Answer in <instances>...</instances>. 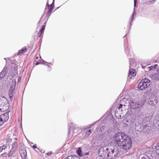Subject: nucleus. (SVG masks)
<instances>
[{"instance_id":"49530a36","label":"nucleus","mask_w":159,"mask_h":159,"mask_svg":"<svg viewBox=\"0 0 159 159\" xmlns=\"http://www.w3.org/2000/svg\"><path fill=\"white\" fill-rule=\"evenodd\" d=\"M9 141L11 142V139H10L9 140Z\"/></svg>"},{"instance_id":"f3484780","label":"nucleus","mask_w":159,"mask_h":159,"mask_svg":"<svg viewBox=\"0 0 159 159\" xmlns=\"http://www.w3.org/2000/svg\"><path fill=\"white\" fill-rule=\"evenodd\" d=\"M54 0H53L52 3V4H51L50 5H48V8H49V11H48V12H49V13L51 12L52 11V4L54 3Z\"/></svg>"},{"instance_id":"09e8293b","label":"nucleus","mask_w":159,"mask_h":159,"mask_svg":"<svg viewBox=\"0 0 159 159\" xmlns=\"http://www.w3.org/2000/svg\"><path fill=\"white\" fill-rule=\"evenodd\" d=\"M43 62H44V63L45 62V61H44V60H43Z\"/></svg>"},{"instance_id":"6e6552de","label":"nucleus","mask_w":159,"mask_h":159,"mask_svg":"<svg viewBox=\"0 0 159 159\" xmlns=\"http://www.w3.org/2000/svg\"><path fill=\"white\" fill-rule=\"evenodd\" d=\"M20 153L21 157L24 159H25L27 155V152L25 148H23L20 149Z\"/></svg>"},{"instance_id":"de8ad7c7","label":"nucleus","mask_w":159,"mask_h":159,"mask_svg":"<svg viewBox=\"0 0 159 159\" xmlns=\"http://www.w3.org/2000/svg\"><path fill=\"white\" fill-rule=\"evenodd\" d=\"M70 130H69V134H70Z\"/></svg>"},{"instance_id":"dca6fc26","label":"nucleus","mask_w":159,"mask_h":159,"mask_svg":"<svg viewBox=\"0 0 159 159\" xmlns=\"http://www.w3.org/2000/svg\"><path fill=\"white\" fill-rule=\"evenodd\" d=\"M155 103L156 104L157 103V101H155V102H154L153 101H152V100H151L150 99L148 101V103L150 105H154L155 104Z\"/></svg>"},{"instance_id":"2f4dec72","label":"nucleus","mask_w":159,"mask_h":159,"mask_svg":"<svg viewBox=\"0 0 159 159\" xmlns=\"http://www.w3.org/2000/svg\"><path fill=\"white\" fill-rule=\"evenodd\" d=\"M153 67V68L154 69L156 68V67L157 66V64H155L154 66H152Z\"/></svg>"},{"instance_id":"a18cd8bd","label":"nucleus","mask_w":159,"mask_h":159,"mask_svg":"<svg viewBox=\"0 0 159 159\" xmlns=\"http://www.w3.org/2000/svg\"><path fill=\"white\" fill-rule=\"evenodd\" d=\"M14 139L16 140H17V138H16Z\"/></svg>"},{"instance_id":"b1692460","label":"nucleus","mask_w":159,"mask_h":159,"mask_svg":"<svg viewBox=\"0 0 159 159\" xmlns=\"http://www.w3.org/2000/svg\"><path fill=\"white\" fill-rule=\"evenodd\" d=\"M155 75L156 78L159 80V70L155 74Z\"/></svg>"},{"instance_id":"412c9836","label":"nucleus","mask_w":159,"mask_h":159,"mask_svg":"<svg viewBox=\"0 0 159 159\" xmlns=\"http://www.w3.org/2000/svg\"><path fill=\"white\" fill-rule=\"evenodd\" d=\"M92 132V131H91V129H89L88 131H87L86 132V134L88 136H89V135L91 134V133Z\"/></svg>"},{"instance_id":"7c9ffc66","label":"nucleus","mask_w":159,"mask_h":159,"mask_svg":"<svg viewBox=\"0 0 159 159\" xmlns=\"http://www.w3.org/2000/svg\"><path fill=\"white\" fill-rule=\"evenodd\" d=\"M83 154H84V156H86V155H88L89 154V152H86L85 153H83Z\"/></svg>"},{"instance_id":"aec40b11","label":"nucleus","mask_w":159,"mask_h":159,"mask_svg":"<svg viewBox=\"0 0 159 159\" xmlns=\"http://www.w3.org/2000/svg\"><path fill=\"white\" fill-rule=\"evenodd\" d=\"M15 152V151L13 150V149H11L10 151L9 152L8 154V157H11L13 154Z\"/></svg>"},{"instance_id":"ea45409f","label":"nucleus","mask_w":159,"mask_h":159,"mask_svg":"<svg viewBox=\"0 0 159 159\" xmlns=\"http://www.w3.org/2000/svg\"><path fill=\"white\" fill-rule=\"evenodd\" d=\"M150 2L152 4H153L155 2V1L153 0V1H151Z\"/></svg>"},{"instance_id":"5701e85b","label":"nucleus","mask_w":159,"mask_h":159,"mask_svg":"<svg viewBox=\"0 0 159 159\" xmlns=\"http://www.w3.org/2000/svg\"><path fill=\"white\" fill-rule=\"evenodd\" d=\"M2 118L0 117V125H2L3 124L5 121H4L3 120H2Z\"/></svg>"},{"instance_id":"39448f33","label":"nucleus","mask_w":159,"mask_h":159,"mask_svg":"<svg viewBox=\"0 0 159 159\" xmlns=\"http://www.w3.org/2000/svg\"><path fill=\"white\" fill-rule=\"evenodd\" d=\"M16 81L15 80H12V85L10 88L9 91V99L11 101L13 98V92L15 89Z\"/></svg>"},{"instance_id":"f8f14e48","label":"nucleus","mask_w":159,"mask_h":159,"mask_svg":"<svg viewBox=\"0 0 159 159\" xmlns=\"http://www.w3.org/2000/svg\"><path fill=\"white\" fill-rule=\"evenodd\" d=\"M27 51V48L26 47H24L21 50L18 51L17 54L18 55H21L22 53L25 52Z\"/></svg>"},{"instance_id":"8fccbe9b","label":"nucleus","mask_w":159,"mask_h":159,"mask_svg":"<svg viewBox=\"0 0 159 159\" xmlns=\"http://www.w3.org/2000/svg\"><path fill=\"white\" fill-rule=\"evenodd\" d=\"M0 110H1V111H2V109H0Z\"/></svg>"},{"instance_id":"f03ea898","label":"nucleus","mask_w":159,"mask_h":159,"mask_svg":"<svg viewBox=\"0 0 159 159\" xmlns=\"http://www.w3.org/2000/svg\"><path fill=\"white\" fill-rule=\"evenodd\" d=\"M118 152L115 151L114 145L106 146H101L98 151V155L103 158L112 159L117 157Z\"/></svg>"},{"instance_id":"c03bdc74","label":"nucleus","mask_w":159,"mask_h":159,"mask_svg":"<svg viewBox=\"0 0 159 159\" xmlns=\"http://www.w3.org/2000/svg\"><path fill=\"white\" fill-rule=\"evenodd\" d=\"M136 3H134V7H135L136 6Z\"/></svg>"},{"instance_id":"f704fd0d","label":"nucleus","mask_w":159,"mask_h":159,"mask_svg":"<svg viewBox=\"0 0 159 159\" xmlns=\"http://www.w3.org/2000/svg\"><path fill=\"white\" fill-rule=\"evenodd\" d=\"M42 22L41 21V20H40L39 21V23H38V25H39V26H40V24H42Z\"/></svg>"},{"instance_id":"7ed1b4c3","label":"nucleus","mask_w":159,"mask_h":159,"mask_svg":"<svg viewBox=\"0 0 159 159\" xmlns=\"http://www.w3.org/2000/svg\"><path fill=\"white\" fill-rule=\"evenodd\" d=\"M150 80L147 78L143 79L139 83L138 88L141 90H143L150 85Z\"/></svg>"},{"instance_id":"6ab92c4d","label":"nucleus","mask_w":159,"mask_h":159,"mask_svg":"<svg viewBox=\"0 0 159 159\" xmlns=\"http://www.w3.org/2000/svg\"><path fill=\"white\" fill-rule=\"evenodd\" d=\"M7 148V147L5 145H3L0 147V152H2L3 150H5Z\"/></svg>"},{"instance_id":"cd10ccee","label":"nucleus","mask_w":159,"mask_h":159,"mask_svg":"<svg viewBox=\"0 0 159 159\" xmlns=\"http://www.w3.org/2000/svg\"><path fill=\"white\" fill-rule=\"evenodd\" d=\"M45 25H43L42 27V29L40 30L41 31H42V32H43L45 29Z\"/></svg>"},{"instance_id":"4468645a","label":"nucleus","mask_w":159,"mask_h":159,"mask_svg":"<svg viewBox=\"0 0 159 159\" xmlns=\"http://www.w3.org/2000/svg\"><path fill=\"white\" fill-rule=\"evenodd\" d=\"M77 153L78 155L80 157L84 156L83 153L82 152L81 148H79L77 150Z\"/></svg>"},{"instance_id":"f257e3e1","label":"nucleus","mask_w":159,"mask_h":159,"mask_svg":"<svg viewBox=\"0 0 159 159\" xmlns=\"http://www.w3.org/2000/svg\"><path fill=\"white\" fill-rule=\"evenodd\" d=\"M114 138L115 143L124 150L127 151L132 146L131 139L124 133L119 132L116 134Z\"/></svg>"},{"instance_id":"ddd939ff","label":"nucleus","mask_w":159,"mask_h":159,"mask_svg":"<svg viewBox=\"0 0 159 159\" xmlns=\"http://www.w3.org/2000/svg\"><path fill=\"white\" fill-rule=\"evenodd\" d=\"M18 144L17 142H14L12 143V147L11 149H13V150L15 151H16L17 147H18Z\"/></svg>"},{"instance_id":"2eb2a0df","label":"nucleus","mask_w":159,"mask_h":159,"mask_svg":"<svg viewBox=\"0 0 159 159\" xmlns=\"http://www.w3.org/2000/svg\"><path fill=\"white\" fill-rule=\"evenodd\" d=\"M154 125L157 128H159V120H156L154 122Z\"/></svg>"},{"instance_id":"a878e982","label":"nucleus","mask_w":159,"mask_h":159,"mask_svg":"<svg viewBox=\"0 0 159 159\" xmlns=\"http://www.w3.org/2000/svg\"><path fill=\"white\" fill-rule=\"evenodd\" d=\"M72 159H80L79 157L76 156H72Z\"/></svg>"},{"instance_id":"9d476101","label":"nucleus","mask_w":159,"mask_h":159,"mask_svg":"<svg viewBox=\"0 0 159 159\" xmlns=\"http://www.w3.org/2000/svg\"><path fill=\"white\" fill-rule=\"evenodd\" d=\"M7 67L5 66L2 71L0 73V79L4 77L7 72Z\"/></svg>"},{"instance_id":"c756f323","label":"nucleus","mask_w":159,"mask_h":159,"mask_svg":"<svg viewBox=\"0 0 159 159\" xmlns=\"http://www.w3.org/2000/svg\"><path fill=\"white\" fill-rule=\"evenodd\" d=\"M148 68L149 70H152L153 69V67L152 66H150L149 67H148Z\"/></svg>"},{"instance_id":"79ce46f5","label":"nucleus","mask_w":159,"mask_h":159,"mask_svg":"<svg viewBox=\"0 0 159 159\" xmlns=\"http://www.w3.org/2000/svg\"><path fill=\"white\" fill-rule=\"evenodd\" d=\"M137 0H134V3H137Z\"/></svg>"},{"instance_id":"c85d7f7f","label":"nucleus","mask_w":159,"mask_h":159,"mask_svg":"<svg viewBox=\"0 0 159 159\" xmlns=\"http://www.w3.org/2000/svg\"><path fill=\"white\" fill-rule=\"evenodd\" d=\"M65 159H72V156H69Z\"/></svg>"},{"instance_id":"3c124183","label":"nucleus","mask_w":159,"mask_h":159,"mask_svg":"<svg viewBox=\"0 0 159 159\" xmlns=\"http://www.w3.org/2000/svg\"><path fill=\"white\" fill-rule=\"evenodd\" d=\"M48 5V3H47V5Z\"/></svg>"},{"instance_id":"e433bc0d","label":"nucleus","mask_w":159,"mask_h":159,"mask_svg":"<svg viewBox=\"0 0 159 159\" xmlns=\"http://www.w3.org/2000/svg\"><path fill=\"white\" fill-rule=\"evenodd\" d=\"M32 148H34V149H35V148H37V147L35 145H34L33 146H32Z\"/></svg>"},{"instance_id":"a19ab883","label":"nucleus","mask_w":159,"mask_h":159,"mask_svg":"<svg viewBox=\"0 0 159 159\" xmlns=\"http://www.w3.org/2000/svg\"><path fill=\"white\" fill-rule=\"evenodd\" d=\"M157 147L159 148V142L157 143Z\"/></svg>"},{"instance_id":"37998d69","label":"nucleus","mask_w":159,"mask_h":159,"mask_svg":"<svg viewBox=\"0 0 159 159\" xmlns=\"http://www.w3.org/2000/svg\"><path fill=\"white\" fill-rule=\"evenodd\" d=\"M141 159H147L146 158L144 157H143Z\"/></svg>"},{"instance_id":"423d86ee","label":"nucleus","mask_w":159,"mask_h":159,"mask_svg":"<svg viewBox=\"0 0 159 159\" xmlns=\"http://www.w3.org/2000/svg\"><path fill=\"white\" fill-rule=\"evenodd\" d=\"M125 106V105L123 106L124 107ZM123 108V105L122 104H120L119 106L117 107L115 112V115L116 118L118 119L121 118V116L120 115V112L122 111V109Z\"/></svg>"},{"instance_id":"4c0bfd02","label":"nucleus","mask_w":159,"mask_h":159,"mask_svg":"<svg viewBox=\"0 0 159 159\" xmlns=\"http://www.w3.org/2000/svg\"><path fill=\"white\" fill-rule=\"evenodd\" d=\"M41 63V62H37L36 63V65H38L40 63Z\"/></svg>"},{"instance_id":"bb28decb","label":"nucleus","mask_w":159,"mask_h":159,"mask_svg":"<svg viewBox=\"0 0 159 159\" xmlns=\"http://www.w3.org/2000/svg\"><path fill=\"white\" fill-rule=\"evenodd\" d=\"M7 154L6 152L3 153L1 154L2 156L3 157H7Z\"/></svg>"},{"instance_id":"72a5a7b5","label":"nucleus","mask_w":159,"mask_h":159,"mask_svg":"<svg viewBox=\"0 0 159 159\" xmlns=\"http://www.w3.org/2000/svg\"><path fill=\"white\" fill-rule=\"evenodd\" d=\"M153 67V68L154 69L156 68V67L157 66V64H155L154 66H152Z\"/></svg>"},{"instance_id":"473e14b6","label":"nucleus","mask_w":159,"mask_h":159,"mask_svg":"<svg viewBox=\"0 0 159 159\" xmlns=\"http://www.w3.org/2000/svg\"><path fill=\"white\" fill-rule=\"evenodd\" d=\"M153 67V68L154 69L156 68V67L157 66V64H155L154 66H152Z\"/></svg>"},{"instance_id":"393cba45","label":"nucleus","mask_w":159,"mask_h":159,"mask_svg":"<svg viewBox=\"0 0 159 159\" xmlns=\"http://www.w3.org/2000/svg\"><path fill=\"white\" fill-rule=\"evenodd\" d=\"M43 32H42L41 31L39 30V32L38 34V37L39 38L41 37V35Z\"/></svg>"},{"instance_id":"58836bf2","label":"nucleus","mask_w":159,"mask_h":159,"mask_svg":"<svg viewBox=\"0 0 159 159\" xmlns=\"http://www.w3.org/2000/svg\"><path fill=\"white\" fill-rule=\"evenodd\" d=\"M47 154L48 155V156H50L51 154V153L48 152V153H47Z\"/></svg>"},{"instance_id":"a211bd4d","label":"nucleus","mask_w":159,"mask_h":159,"mask_svg":"<svg viewBox=\"0 0 159 159\" xmlns=\"http://www.w3.org/2000/svg\"><path fill=\"white\" fill-rule=\"evenodd\" d=\"M97 122V121L95 122L94 124L89 125L85 127L84 128H83V129H89V128H90L92 126H93L94 125V124L95 123H96Z\"/></svg>"},{"instance_id":"1a4fd4ad","label":"nucleus","mask_w":159,"mask_h":159,"mask_svg":"<svg viewBox=\"0 0 159 159\" xmlns=\"http://www.w3.org/2000/svg\"><path fill=\"white\" fill-rule=\"evenodd\" d=\"M9 112L10 111H8L0 116V117L2 118V120H3L4 121H6L8 120L9 117Z\"/></svg>"},{"instance_id":"c9c22d12","label":"nucleus","mask_w":159,"mask_h":159,"mask_svg":"<svg viewBox=\"0 0 159 159\" xmlns=\"http://www.w3.org/2000/svg\"><path fill=\"white\" fill-rule=\"evenodd\" d=\"M21 79V77H19L18 79V82H19L20 81Z\"/></svg>"},{"instance_id":"9b49d317","label":"nucleus","mask_w":159,"mask_h":159,"mask_svg":"<svg viewBox=\"0 0 159 159\" xmlns=\"http://www.w3.org/2000/svg\"><path fill=\"white\" fill-rule=\"evenodd\" d=\"M136 72L135 70L132 69H130L129 71V76L131 75L132 76L136 75Z\"/></svg>"},{"instance_id":"4be33fe9","label":"nucleus","mask_w":159,"mask_h":159,"mask_svg":"<svg viewBox=\"0 0 159 159\" xmlns=\"http://www.w3.org/2000/svg\"><path fill=\"white\" fill-rule=\"evenodd\" d=\"M135 14V13L134 12L133 13V15H132V19H131V22L130 23V25H132V22L133 21V20L134 19V15Z\"/></svg>"},{"instance_id":"0eeeda50","label":"nucleus","mask_w":159,"mask_h":159,"mask_svg":"<svg viewBox=\"0 0 159 159\" xmlns=\"http://www.w3.org/2000/svg\"><path fill=\"white\" fill-rule=\"evenodd\" d=\"M124 46L125 48V51L127 53V56L129 57V59H131L130 58V57L131 56L132 52H130L131 50H129V48L128 45L127 43H125Z\"/></svg>"},{"instance_id":"20e7f679","label":"nucleus","mask_w":159,"mask_h":159,"mask_svg":"<svg viewBox=\"0 0 159 159\" xmlns=\"http://www.w3.org/2000/svg\"><path fill=\"white\" fill-rule=\"evenodd\" d=\"M129 105L131 109H134L142 107L144 105V102L138 101L137 102H134L133 101H130L129 102Z\"/></svg>"}]
</instances>
